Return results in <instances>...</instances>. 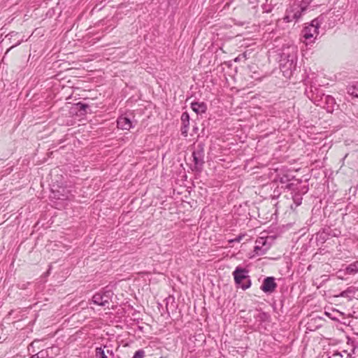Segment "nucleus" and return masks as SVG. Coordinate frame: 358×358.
Returning <instances> with one entry per match:
<instances>
[{"mask_svg":"<svg viewBox=\"0 0 358 358\" xmlns=\"http://www.w3.org/2000/svg\"><path fill=\"white\" fill-rule=\"evenodd\" d=\"M110 292L96 293L92 297V302L94 304L105 306L109 304Z\"/></svg>","mask_w":358,"mask_h":358,"instance_id":"5","label":"nucleus"},{"mask_svg":"<svg viewBox=\"0 0 358 358\" xmlns=\"http://www.w3.org/2000/svg\"><path fill=\"white\" fill-rule=\"evenodd\" d=\"M322 19L317 17L313 20L310 24L303 28L301 34L305 39L303 41L306 45L315 42L317 36L319 35V28L322 24Z\"/></svg>","mask_w":358,"mask_h":358,"instance_id":"1","label":"nucleus"},{"mask_svg":"<svg viewBox=\"0 0 358 358\" xmlns=\"http://www.w3.org/2000/svg\"><path fill=\"white\" fill-rule=\"evenodd\" d=\"M20 43V42H19V43H17L15 45V46H16V45H19ZM13 47H15V45L10 46V48L9 49H8V50H7V51H6V54H7V53L8 52V51H9L11 48H13Z\"/></svg>","mask_w":358,"mask_h":358,"instance_id":"19","label":"nucleus"},{"mask_svg":"<svg viewBox=\"0 0 358 358\" xmlns=\"http://www.w3.org/2000/svg\"><path fill=\"white\" fill-rule=\"evenodd\" d=\"M181 120L182 122V126L181 128L182 134L184 136H187V133H188V127H189V116L188 113H183L181 115Z\"/></svg>","mask_w":358,"mask_h":358,"instance_id":"8","label":"nucleus"},{"mask_svg":"<svg viewBox=\"0 0 358 358\" xmlns=\"http://www.w3.org/2000/svg\"><path fill=\"white\" fill-rule=\"evenodd\" d=\"M240 60V57H237L235 59V62H237V61H239Z\"/></svg>","mask_w":358,"mask_h":358,"instance_id":"20","label":"nucleus"},{"mask_svg":"<svg viewBox=\"0 0 358 358\" xmlns=\"http://www.w3.org/2000/svg\"><path fill=\"white\" fill-rule=\"evenodd\" d=\"M306 9V6L301 4H294L287 10V14L284 17V20L287 22L299 20L303 12Z\"/></svg>","mask_w":358,"mask_h":358,"instance_id":"3","label":"nucleus"},{"mask_svg":"<svg viewBox=\"0 0 358 358\" xmlns=\"http://www.w3.org/2000/svg\"><path fill=\"white\" fill-rule=\"evenodd\" d=\"M268 249L269 245L266 243V241L264 238L260 237L257 239L254 248V252L257 255L260 256L266 254Z\"/></svg>","mask_w":358,"mask_h":358,"instance_id":"4","label":"nucleus"},{"mask_svg":"<svg viewBox=\"0 0 358 358\" xmlns=\"http://www.w3.org/2000/svg\"><path fill=\"white\" fill-rule=\"evenodd\" d=\"M106 348V346H104L103 348H102L101 347L96 348L95 357L96 358H108L106 351L104 350V348Z\"/></svg>","mask_w":358,"mask_h":358,"instance_id":"13","label":"nucleus"},{"mask_svg":"<svg viewBox=\"0 0 358 358\" xmlns=\"http://www.w3.org/2000/svg\"><path fill=\"white\" fill-rule=\"evenodd\" d=\"M194 164L196 167L201 166L203 164V153L202 150L194 151L192 153Z\"/></svg>","mask_w":358,"mask_h":358,"instance_id":"9","label":"nucleus"},{"mask_svg":"<svg viewBox=\"0 0 358 358\" xmlns=\"http://www.w3.org/2000/svg\"><path fill=\"white\" fill-rule=\"evenodd\" d=\"M241 238L239 236L235 239L230 240L229 242H230V243L234 242V241L239 242L241 241Z\"/></svg>","mask_w":358,"mask_h":358,"instance_id":"17","label":"nucleus"},{"mask_svg":"<svg viewBox=\"0 0 358 358\" xmlns=\"http://www.w3.org/2000/svg\"><path fill=\"white\" fill-rule=\"evenodd\" d=\"M192 109L196 113V114H201L206 112L207 107L206 103L203 102L198 103V102H193L191 104Z\"/></svg>","mask_w":358,"mask_h":358,"instance_id":"10","label":"nucleus"},{"mask_svg":"<svg viewBox=\"0 0 358 358\" xmlns=\"http://www.w3.org/2000/svg\"><path fill=\"white\" fill-rule=\"evenodd\" d=\"M117 127L122 129L129 130L132 127V122L129 118L125 116H120L117 120Z\"/></svg>","mask_w":358,"mask_h":358,"instance_id":"7","label":"nucleus"},{"mask_svg":"<svg viewBox=\"0 0 358 358\" xmlns=\"http://www.w3.org/2000/svg\"><path fill=\"white\" fill-rule=\"evenodd\" d=\"M358 272V261L354 262L346 267L345 273L350 275L355 274Z\"/></svg>","mask_w":358,"mask_h":358,"instance_id":"11","label":"nucleus"},{"mask_svg":"<svg viewBox=\"0 0 358 358\" xmlns=\"http://www.w3.org/2000/svg\"><path fill=\"white\" fill-rule=\"evenodd\" d=\"M145 352L143 350H139L134 353L132 358H144Z\"/></svg>","mask_w":358,"mask_h":358,"instance_id":"14","label":"nucleus"},{"mask_svg":"<svg viewBox=\"0 0 358 358\" xmlns=\"http://www.w3.org/2000/svg\"><path fill=\"white\" fill-rule=\"evenodd\" d=\"M106 355H107V354H109V355H112V356H113V355H114V354H113V351H112V350H108V349H107V350H106Z\"/></svg>","mask_w":358,"mask_h":358,"instance_id":"18","label":"nucleus"},{"mask_svg":"<svg viewBox=\"0 0 358 358\" xmlns=\"http://www.w3.org/2000/svg\"><path fill=\"white\" fill-rule=\"evenodd\" d=\"M348 93L353 97L358 98V82L348 87Z\"/></svg>","mask_w":358,"mask_h":358,"instance_id":"12","label":"nucleus"},{"mask_svg":"<svg viewBox=\"0 0 358 358\" xmlns=\"http://www.w3.org/2000/svg\"><path fill=\"white\" fill-rule=\"evenodd\" d=\"M293 200L296 206H298L301 203L302 197L301 196L300 194H296L294 196Z\"/></svg>","mask_w":358,"mask_h":358,"instance_id":"15","label":"nucleus"},{"mask_svg":"<svg viewBox=\"0 0 358 358\" xmlns=\"http://www.w3.org/2000/svg\"><path fill=\"white\" fill-rule=\"evenodd\" d=\"M235 282L240 285L243 289L249 288L251 281L248 275V271L241 266H237L233 272Z\"/></svg>","mask_w":358,"mask_h":358,"instance_id":"2","label":"nucleus"},{"mask_svg":"<svg viewBox=\"0 0 358 358\" xmlns=\"http://www.w3.org/2000/svg\"><path fill=\"white\" fill-rule=\"evenodd\" d=\"M276 287L277 284L275 282V278L273 277H267L264 280L261 289L264 292L271 293Z\"/></svg>","mask_w":358,"mask_h":358,"instance_id":"6","label":"nucleus"},{"mask_svg":"<svg viewBox=\"0 0 358 358\" xmlns=\"http://www.w3.org/2000/svg\"><path fill=\"white\" fill-rule=\"evenodd\" d=\"M77 106H78V108H79V109L80 110H85V109L88 107L87 105L82 103H78Z\"/></svg>","mask_w":358,"mask_h":358,"instance_id":"16","label":"nucleus"}]
</instances>
